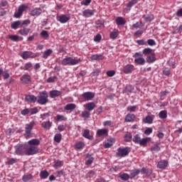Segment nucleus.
<instances>
[{"label": "nucleus", "mask_w": 182, "mask_h": 182, "mask_svg": "<svg viewBox=\"0 0 182 182\" xmlns=\"http://www.w3.org/2000/svg\"><path fill=\"white\" fill-rule=\"evenodd\" d=\"M62 93V91H59L57 90H51L50 91V97H51V99H55V97H59V96H61Z\"/></svg>", "instance_id": "nucleus-15"}, {"label": "nucleus", "mask_w": 182, "mask_h": 182, "mask_svg": "<svg viewBox=\"0 0 182 182\" xmlns=\"http://www.w3.org/2000/svg\"><path fill=\"white\" fill-rule=\"evenodd\" d=\"M28 9V6L22 4L21 6H19L18 11L16 12L14 15V18H21V16H22L23 12L25 11L26 9Z\"/></svg>", "instance_id": "nucleus-10"}, {"label": "nucleus", "mask_w": 182, "mask_h": 182, "mask_svg": "<svg viewBox=\"0 0 182 182\" xmlns=\"http://www.w3.org/2000/svg\"><path fill=\"white\" fill-rule=\"evenodd\" d=\"M29 32H31V28H21L18 31V33L22 36H28Z\"/></svg>", "instance_id": "nucleus-22"}, {"label": "nucleus", "mask_w": 182, "mask_h": 182, "mask_svg": "<svg viewBox=\"0 0 182 182\" xmlns=\"http://www.w3.org/2000/svg\"><path fill=\"white\" fill-rule=\"evenodd\" d=\"M132 140L134 143H136V144H139L140 143V140H141L140 135L136 134V135L134 136Z\"/></svg>", "instance_id": "nucleus-55"}, {"label": "nucleus", "mask_w": 182, "mask_h": 182, "mask_svg": "<svg viewBox=\"0 0 182 182\" xmlns=\"http://www.w3.org/2000/svg\"><path fill=\"white\" fill-rule=\"evenodd\" d=\"M82 136L85 139H87L88 140H92V139H93V137L90 136V131H89V129H85Z\"/></svg>", "instance_id": "nucleus-34"}, {"label": "nucleus", "mask_w": 182, "mask_h": 182, "mask_svg": "<svg viewBox=\"0 0 182 182\" xmlns=\"http://www.w3.org/2000/svg\"><path fill=\"white\" fill-rule=\"evenodd\" d=\"M169 93L168 90L161 91L160 93L161 100H164V96H167Z\"/></svg>", "instance_id": "nucleus-59"}, {"label": "nucleus", "mask_w": 182, "mask_h": 182, "mask_svg": "<svg viewBox=\"0 0 182 182\" xmlns=\"http://www.w3.org/2000/svg\"><path fill=\"white\" fill-rule=\"evenodd\" d=\"M119 178L121 180H123V181H127V180H129L130 178V175L126 173H119Z\"/></svg>", "instance_id": "nucleus-36"}, {"label": "nucleus", "mask_w": 182, "mask_h": 182, "mask_svg": "<svg viewBox=\"0 0 182 182\" xmlns=\"http://www.w3.org/2000/svg\"><path fill=\"white\" fill-rule=\"evenodd\" d=\"M41 55L39 53H33L31 51H24L21 54V57L22 59H24V60H26V59H29V58H31V59H34V58H38Z\"/></svg>", "instance_id": "nucleus-6"}, {"label": "nucleus", "mask_w": 182, "mask_h": 182, "mask_svg": "<svg viewBox=\"0 0 182 182\" xmlns=\"http://www.w3.org/2000/svg\"><path fill=\"white\" fill-rule=\"evenodd\" d=\"M81 116L83 119H89L90 117V112L89 111H82L81 112Z\"/></svg>", "instance_id": "nucleus-50"}, {"label": "nucleus", "mask_w": 182, "mask_h": 182, "mask_svg": "<svg viewBox=\"0 0 182 182\" xmlns=\"http://www.w3.org/2000/svg\"><path fill=\"white\" fill-rule=\"evenodd\" d=\"M135 70L136 68H134L133 64H127L121 68V71H122L124 75H132Z\"/></svg>", "instance_id": "nucleus-7"}, {"label": "nucleus", "mask_w": 182, "mask_h": 182, "mask_svg": "<svg viewBox=\"0 0 182 182\" xmlns=\"http://www.w3.org/2000/svg\"><path fill=\"white\" fill-rule=\"evenodd\" d=\"M21 25V21H14L11 23V29H18V28H19V26Z\"/></svg>", "instance_id": "nucleus-43"}, {"label": "nucleus", "mask_w": 182, "mask_h": 182, "mask_svg": "<svg viewBox=\"0 0 182 182\" xmlns=\"http://www.w3.org/2000/svg\"><path fill=\"white\" fill-rule=\"evenodd\" d=\"M33 175H32L31 173L23 175L22 177V180L23 182H29L31 181V180H33Z\"/></svg>", "instance_id": "nucleus-29"}, {"label": "nucleus", "mask_w": 182, "mask_h": 182, "mask_svg": "<svg viewBox=\"0 0 182 182\" xmlns=\"http://www.w3.org/2000/svg\"><path fill=\"white\" fill-rule=\"evenodd\" d=\"M84 107L89 112H92L96 107V104L95 102H88L84 105Z\"/></svg>", "instance_id": "nucleus-20"}, {"label": "nucleus", "mask_w": 182, "mask_h": 182, "mask_svg": "<svg viewBox=\"0 0 182 182\" xmlns=\"http://www.w3.org/2000/svg\"><path fill=\"white\" fill-rule=\"evenodd\" d=\"M95 15V11L90 9H85L82 11V16L85 18H90Z\"/></svg>", "instance_id": "nucleus-16"}, {"label": "nucleus", "mask_w": 182, "mask_h": 182, "mask_svg": "<svg viewBox=\"0 0 182 182\" xmlns=\"http://www.w3.org/2000/svg\"><path fill=\"white\" fill-rule=\"evenodd\" d=\"M137 2H139V0H131L128 3L127 6H128V8H132V6H134V5H136V4H137Z\"/></svg>", "instance_id": "nucleus-60"}, {"label": "nucleus", "mask_w": 182, "mask_h": 182, "mask_svg": "<svg viewBox=\"0 0 182 182\" xmlns=\"http://www.w3.org/2000/svg\"><path fill=\"white\" fill-rule=\"evenodd\" d=\"M65 119V116L60 114H58L55 117V120H57L58 122H63Z\"/></svg>", "instance_id": "nucleus-57"}, {"label": "nucleus", "mask_w": 182, "mask_h": 182, "mask_svg": "<svg viewBox=\"0 0 182 182\" xmlns=\"http://www.w3.org/2000/svg\"><path fill=\"white\" fill-rule=\"evenodd\" d=\"M134 59V63L136 65H143L146 63V60L143 58V54L141 53H136L135 55H133Z\"/></svg>", "instance_id": "nucleus-8"}, {"label": "nucleus", "mask_w": 182, "mask_h": 182, "mask_svg": "<svg viewBox=\"0 0 182 182\" xmlns=\"http://www.w3.org/2000/svg\"><path fill=\"white\" fill-rule=\"evenodd\" d=\"M127 112H136L137 110V105L128 106L127 108Z\"/></svg>", "instance_id": "nucleus-54"}, {"label": "nucleus", "mask_w": 182, "mask_h": 182, "mask_svg": "<svg viewBox=\"0 0 182 182\" xmlns=\"http://www.w3.org/2000/svg\"><path fill=\"white\" fill-rule=\"evenodd\" d=\"M114 138H109L104 142V147L105 149H109L112 147L113 144H114Z\"/></svg>", "instance_id": "nucleus-14"}, {"label": "nucleus", "mask_w": 182, "mask_h": 182, "mask_svg": "<svg viewBox=\"0 0 182 182\" xmlns=\"http://www.w3.org/2000/svg\"><path fill=\"white\" fill-rule=\"evenodd\" d=\"M48 102H49V100H48V94L45 92H42L37 100L38 105H46Z\"/></svg>", "instance_id": "nucleus-9"}, {"label": "nucleus", "mask_w": 182, "mask_h": 182, "mask_svg": "<svg viewBox=\"0 0 182 182\" xmlns=\"http://www.w3.org/2000/svg\"><path fill=\"white\" fill-rule=\"evenodd\" d=\"M117 36H119V31H112L109 34L110 39H116Z\"/></svg>", "instance_id": "nucleus-52"}, {"label": "nucleus", "mask_w": 182, "mask_h": 182, "mask_svg": "<svg viewBox=\"0 0 182 182\" xmlns=\"http://www.w3.org/2000/svg\"><path fill=\"white\" fill-rule=\"evenodd\" d=\"M140 173L141 174H146V176H151V173H153V171L150 168H142L140 170Z\"/></svg>", "instance_id": "nucleus-26"}, {"label": "nucleus", "mask_w": 182, "mask_h": 182, "mask_svg": "<svg viewBox=\"0 0 182 182\" xmlns=\"http://www.w3.org/2000/svg\"><path fill=\"white\" fill-rule=\"evenodd\" d=\"M81 96L83 100H85V102H89L93 100V98L95 97V93L92 92H85L82 93Z\"/></svg>", "instance_id": "nucleus-11"}, {"label": "nucleus", "mask_w": 182, "mask_h": 182, "mask_svg": "<svg viewBox=\"0 0 182 182\" xmlns=\"http://www.w3.org/2000/svg\"><path fill=\"white\" fill-rule=\"evenodd\" d=\"M83 147H85V143L82 141L77 142L75 144V149L77 151L82 150Z\"/></svg>", "instance_id": "nucleus-41"}, {"label": "nucleus", "mask_w": 182, "mask_h": 182, "mask_svg": "<svg viewBox=\"0 0 182 182\" xmlns=\"http://www.w3.org/2000/svg\"><path fill=\"white\" fill-rule=\"evenodd\" d=\"M35 121H31L30 123L25 125L24 136L26 139H31V136H32V129L35 127Z\"/></svg>", "instance_id": "nucleus-2"}, {"label": "nucleus", "mask_w": 182, "mask_h": 182, "mask_svg": "<svg viewBox=\"0 0 182 182\" xmlns=\"http://www.w3.org/2000/svg\"><path fill=\"white\" fill-rule=\"evenodd\" d=\"M64 109L65 110H75V109H76V105L72 103L67 104Z\"/></svg>", "instance_id": "nucleus-40"}, {"label": "nucleus", "mask_w": 182, "mask_h": 182, "mask_svg": "<svg viewBox=\"0 0 182 182\" xmlns=\"http://www.w3.org/2000/svg\"><path fill=\"white\" fill-rule=\"evenodd\" d=\"M29 112H30V114L33 115V114H36V113H38L39 110H38V108L34 107V108L30 109Z\"/></svg>", "instance_id": "nucleus-61"}, {"label": "nucleus", "mask_w": 182, "mask_h": 182, "mask_svg": "<svg viewBox=\"0 0 182 182\" xmlns=\"http://www.w3.org/2000/svg\"><path fill=\"white\" fill-rule=\"evenodd\" d=\"M126 92H129L130 93H132V92H133L134 90V87H133V85H127L126 87Z\"/></svg>", "instance_id": "nucleus-63"}, {"label": "nucleus", "mask_w": 182, "mask_h": 182, "mask_svg": "<svg viewBox=\"0 0 182 182\" xmlns=\"http://www.w3.org/2000/svg\"><path fill=\"white\" fill-rule=\"evenodd\" d=\"M124 141L129 142L132 141V139H133L132 134L130 132H127L124 136Z\"/></svg>", "instance_id": "nucleus-44"}, {"label": "nucleus", "mask_w": 182, "mask_h": 182, "mask_svg": "<svg viewBox=\"0 0 182 182\" xmlns=\"http://www.w3.org/2000/svg\"><path fill=\"white\" fill-rule=\"evenodd\" d=\"M130 153V147H119L116 154L117 157H126Z\"/></svg>", "instance_id": "nucleus-5"}, {"label": "nucleus", "mask_w": 182, "mask_h": 182, "mask_svg": "<svg viewBox=\"0 0 182 182\" xmlns=\"http://www.w3.org/2000/svg\"><path fill=\"white\" fill-rule=\"evenodd\" d=\"M160 150L161 148L159 144H156L151 147V151H152V153H157V151H160Z\"/></svg>", "instance_id": "nucleus-38"}, {"label": "nucleus", "mask_w": 182, "mask_h": 182, "mask_svg": "<svg viewBox=\"0 0 182 182\" xmlns=\"http://www.w3.org/2000/svg\"><path fill=\"white\" fill-rule=\"evenodd\" d=\"M159 119H167V111L162 110L159 114Z\"/></svg>", "instance_id": "nucleus-48"}, {"label": "nucleus", "mask_w": 182, "mask_h": 182, "mask_svg": "<svg viewBox=\"0 0 182 182\" xmlns=\"http://www.w3.org/2000/svg\"><path fill=\"white\" fill-rule=\"evenodd\" d=\"M91 60H103L105 57L102 54H95L90 57Z\"/></svg>", "instance_id": "nucleus-24"}, {"label": "nucleus", "mask_w": 182, "mask_h": 182, "mask_svg": "<svg viewBox=\"0 0 182 182\" xmlns=\"http://www.w3.org/2000/svg\"><path fill=\"white\" fill-rule=\"evenodd\" d=\"M153 52V49L150 48H146L142 50V53L143 55H151V53Z\"/></svg>", "instance_id": "nucleus-51"}, {"label": "nucleus", "mask_w": 182, "mask_h": 182, "mask_svg": "<svg viewBox=\"0 0 182 182\" xmlns=\"http://www.w3.org/2000/svg\"><path fill=\"white\" fill-rule=\"evenodd\" d=\"M95 173L93 171H89L85 175V177L87 178H92V177H95Z\"/></svg>", "instance_id": "nucleus-56"}, {"label": "nucleus", "mask_w": 182, "mask_h": 182, "mask_svg": "<svg viewBox=\"0 0 182 182\" xmlns=\"http://www.w3.org/2000/svg\"><path fill=\"white\" fill-rule=\"evenodd\" d=\"M146 62L147 63H153L156 62V53H152L150 55L146 57Z\"/></svg>", "instance_id": "nucleus-21"}, {"label": "nucleus", "mask_w": 182, "mask_h": 182, "mask_svg": "<svg viewBox=\"0 0 182 182\" xmlns=\"http://www.w3.org/2000/svg\"><path fill=\"white\" fill-rule=\"evenodd\" d=\"M134 119H136V116L133 114H128L125 117L124 121L127 123H130V122H134Z\"/></svg>", "instance_id": "nucleus-28"}, {"label": "nucleus", "mask_w": 182, "mask_h": 182, "mask_svg": "<svg viewBox=\"0 0 182 182\" xmlns=\"http://www.w3.org/2000/svg\"><path fill=\"white\" fill-rule=\"evenodd\" d=\"M42 14V9L41 8L34 9L31 11V15L32 16H39Z\"/></svg>", "instance_id": "nucleus-25"}, {"label": "nucleus", "mask_w": 182, "mask_h": 182, "mask_svg": "<svg viewBox=\"0 0 182 182\" xmlns=\"http://www.w3.org/2000/svg\"><path fill=\"white\" fill-rule=\"evenodd\" d=\"M57 81H58V77L57 76L49 77L46 80L47 83H53V82H57Z\"/></svg>", "instance_id": "nucleus-53"}, {"label": "nucleus", "mask_w": 182, "mask_h": 182, "mask_svg": "<svg viewBox=\"0 0 182 182\" xmlns=\"http://www.w3.org/2000/svg\"><path fill=\"white\" fill-rule=\"evenodd\" d=\"M115 22L118 26L126 24V20H124V18L122 16L117 17Z\"/></svg>", "instance_id": "nucleus-23"}, {"label": "nucleus", "mask_w": 182, "mask_h": 182, "mask_svg": "<svg viewBox=\"0 0 182 182\" xmlns=\"http://www.w3.org/2000/svg\"><path fill=\"white\" fill-rule=\"evenodd\" d=\"M21 80L22 83H23L24 85H27V83H29V82H31V75L25 74L21 76Z\"/></svg>", "instance_id": "nucleus-19"}, {"label": "nucleus", "mask_w": 182, "mask_h": 182, "mask_svg": "<svg viewBox=\"0 0 182 182\" xmlns=\"http://www.w3.org/2000/svg\"><path fill=\"white\" fill-rule=\"evenodd\" d=\"M143 18L145 22H151L154 19V16L153 14L144 15Z\"/></svg>", "instance_id": "nucleus-35"}, {"label": "nucleus", "mask_w": 182, "mask_h": 182, "mask_svg": "<svg viewBox=\"0 0 182 182\" xmlns=\"http://www.w3.org/2000/svg\"><path fill=\"white\" fill-rule=\"evenodd\" d=\"M168 164V162L167 161V160H161L158 162L157 167L158 168L164 170V168H166Z\"/></svg>", "instance_id": "nucleus-17"}, {"label": "nucleus", "mask_w": 182, "mask_h": 182, "mask_svg": "<svg viewBox=\"0 0 182 182\" xmlns=\"http://www.w3.org/2000/svg\"><path fill=\"white\" fill-rule=\"evenodd\" d=\"M70 19V17L66 14H61L57 16V21L60 23H66Z\"/></svg>", "instance_id": "nucleus-12"}, {"label": "nucleus", "mask_w": 182, "mask_h": 182, "mask_svg": "<svg viewBox=\"0 0 182 182\" xmlns=\"http://www.w3.org/2000/svg\"><path fill=\"white\" fill-rule=\"evenodd\" d=\"M62 166H63V161L60 160L54 161L53 167H55V168H58V167H62Z\"/></svg>", "instance_id": "nucleus-47"}, {"label": "nucleus", "mask_w": 182, "mask_h": 182, "mask_svg": "<svg viewBox=\"0 0 182 182\" xmlns=\"http://www.w3.org/2000/svg\"><path fill=\"white\" fill-rule=\"evenodd\" d=\"M136 43L139 45V46H144V45H147V43L144 40H138L136 41Z\"/></svg>", "instance_id": "nucleus-64"}, {"label": "nucleus", "mask_w": 182, "mask_h": 182, "mask_svg": "<svg viewBox=\"0 0 182 182\" xmlns=\"http://www.w3.org/2000/svg\"><path fill=\"white\" fill-rule=\"evenodd\" d=\"M15 154H17V156H26V144L16 145Z\"/></svg>", "instance_id": "nucleus-3"}, {"label": "nucleus", "mask_w": 182, "mask_h": 182, "mask_svg": "<svg viewBox=\"0 0 182 182\" xmlns=\"http://www.w3.org/2000/svg\"><path fill=\"white\" fill-rule=\"evenodd\" d=\"M107 133H109V130L106 129H97V136H98L99 137H101V136H106Z\"/></svg>", "instance_id": "nucleus-27"}, {"label": "nucleus", "mask_w": 182, "mask_h": 182, "mask_svg": "<svg viewBox=\"0 0 182 182\" xmlns=\"http://www.w3.org/2000/svg\"><path fill=\"white\" fill-rule=\"evenodd\" d=\"M40 36H41V38H43V39H48V38H49V33L47 31L43 30L41 33Z\"/></svg>", "instance_id": "nucleus-49"}, {"label": "nucleus", "mask_w": 182, "mask_h": 182, "mask_svg": "<svg viewBox=\"0 0 182 182\" xmlns=\"http://www.w3.org/2000/svg\"><path fill=\"white\" fill-rule=\"evenodd\" d=\"M48 176L49 173L48 172V171H41L40 173V177L43 180H45V178H48Z\"/></svg>", "instance_id": "nucleus-45"}, {"label": "nucleus", "mask_w": 182, "mask_h": 182, "mask_svg": "<svg viewBox=\"0 0 182 182\" xmlns=\"http://www.w3.org/2000/svg\"><path fill=\"white\" fill-rule=\"evenodd\" d=\"M39 151V148L36 146L28 145L26 146V156H33Z\"/></svg>", "instance_id": "nucleus-4"}, {"label": "nucleus", "mask_w": 182, "mask_h": 182, "mask_svg": "<svg viewBox=\"0 0 182 182\" xmlns=\"http://www.w3.org/2000/svg\"><path fill=\"white\" fill-rule=\"evenodd\" d=\"M54 141L60 143V141H62V134H55L54 136Z\"/></svg>", "instance_id": "nucleus-46"}, {"label": "nucleus", "mask_w": 182, "mask_h": 182, "mask_svg": "<svg viewBox=\"0 0 182 182\" xmlns=\"http://www.w3.org/2000/svg\"><path fill=\"white\" fill-rule=\"evenodd\" d=\"M80 58H72V57H66L63 59L61 63L64 66H75V65H77L79 62H80Z\"/></svg>", "instance_id": "nucleus-1"}, {"label": "nucleus", "mask_w": 182, "mask_h": 182, "mask_svg": "<svg viewBox=\"0 0 182 182\" xmlns=\"http://www.w3.org/2000/svg\"><path fill=\"white\" fill-rule=\"evenodd\" d=\"M151 140V138L150 137L141 139L139 144L140 146H146V144H147V143H149V141H150Z\"/></svg>", "instance_id": "nucleus-33"}, {"label": "nucleus", "mask_w": 182, "mask_h": 182, "mask_svg": "<svg viewBox=\"0 0 182 182\" xmlns=\"http://www.w3.org/2000/svg\"><path fill=\"white\" fill-rule=\"evenodd\" d=\"M18 161V159L16 158H10L8 159V161L6 162V164L7 166H12V164H15Z\"/></svg>", "instance_id": "nucleus-42"}, {"label": "nucleus", "mask_w": 182, "mask_h": 182, "mask_svg": "<svg viewBox=\"0 0 182 182\" xmlns=\"http://www.w3.org/2000/svg\"><path fill=\"white\" fill-rule=\"evenodd\" d=\"M41 126L43 127V129H49L50 127H52V122L50 121L43 122L41 124Z\"/></svg>", "instance_id": "nucleus-39"}, {"label": "nucleus", "mask_w": 182, "mask_h": 182, "mask_svg": "<svg viewBox=\"0 0 182 182\" xmlns=\"http://www.w3.org/2000/svg\"><path fill=\"white\" fill-rule=\"evenodd\" d=\"M114 75H116V71L114 70L107 71V76H108V77H113Z\"/></svg>", "instance_id": "nucleus-58"}, {"label": "nucleus", "mask_w": 182, "mask_h": 182, "mask_svg": "<svg viewBox=\"0 0 182 182\" xmlns=\"http://www.w3.org/2000/svg\"><path fill=\"white\" fill-rule=\"evenodd\" d=\"M153 120H154V115H148L143 119L144 123L147 124H151V123H153Z\"/></svg>", "instance_id": "nucleus-18"}, {"label": "nucleus", "mask_w": 182, "mask_h": 182, "mask_svg": "<svg viewBox=\"0 0 182 182\" xmlns=\"http://www.w3.org/2000/svg\"><path fill=\"white\" fill-rule=\"evenodd\" d=\"M25 100L28 103H36L38 100V97L33 95H28L25 97Z\"/></svg>", "instance_id": "nucleus-13"}, {"label": "nucleus", "mask_w": 182, "mask_h": 182, "mask_svg": "<svg viewBox=\"0 0 182 182\" xmlns=\"http://www.w3.org/2000/svg\"><path fill=\"white\" fill-rule=\"evenodd\" d=\"M163 73H164V75H165L166 76H170V74L171 73V70H170V68H166L163 70Z\"/></svg>", "instance_id": "nucleus-62"}, {"label": "nucleus", "mask_w": 182, "mask_h": 182, "mask_svg": "<svg viewBox=\"0 0 182 182\" xmlns=\"http://www.w3.org/2000/svg\"><path fill=\"white\" fill-rule=\"evenodd\" d=\"M139 174H140V170L136 168L130 171L129 177L131 179H133L136 176H139Z\"/></svg>", "instance_id": "nucleus-31"}, {"label": "nucleus", "mask_w": 182, "mask_h": 182, "mask_svg": "<svg viewBox=\"0 0 182 182\" xmlns=\"http://www.w3.org/2000/svg\"><path fill=\"white\" fill-rule=\"evenodd\" d=\"M39 143H40L39 139H33L28 141L27 142V144L28 146H36V147H38V146H39Z\"/></svg>", "instance_id": "nucleus-30"}, {"label": "nucleus", "mask_w": 182, "mask_h": 182, "mask_svg": "<svg viewBox=\"0 0 182 182\" xmlns=\"http://www.w3.org/2000/svg\"><path fill=\"white\" fill-rule=\"evenodd\" d=\"M9 39L13 41V42H19V41H23V38L18 36H9Z\"/></svg>", "instance_id": "nucleus-32"}, {"label": "nucleus", "mask_w": 182, "mask_h": 182, "mask_svg": "<svg viewBox=\"0 0 182 182\" xmlns=\"http://www.w3.org/2000/svg\"><path fill=\"white\" fill-rule=\"evenodd\" d=\"M53 52V51L52 50V49H48V50H45L43 54V59H48V58H49V56H50V55H52Z\"/></svg>", "instance_id": "nucleus-37"}]
</instances>
